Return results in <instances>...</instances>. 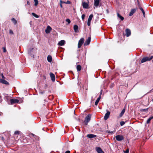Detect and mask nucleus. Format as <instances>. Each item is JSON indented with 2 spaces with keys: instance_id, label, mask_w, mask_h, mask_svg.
Wrapping results in <instances>:
<instances>
[{
  "instance_id": "obj_1",
  "label": "nucleus",
  "mask_w": 153,
  "mask_h": 153,
  "mask_svg": "<svg viewBox=\"0 0 153 153\" xmlns=\"http://www.w3.org/2000/svg\"><path fill=\"white\" fill-rule=\"evenodd\" d=\"M153 58V56H151L150 57H143L141 60V63L145 62L147 61H149L151 60Z\"/></svg>"
},
{
  "instance_id": "obj_2",
  "label": "nucleus",
  "mask_w": 153,
  "mask_h": 153,
  "mask_svg": "<svg viewBox=\"0 0 153 153\" xmlns=\"http://www.w3.org/2000/svg\"><path fill=\"white\" fill-rule=\"evenodd\" d=\"M91 114H89L85 117L84 122L86 125H87L88 123L91 120Z\"/></svg>"
},
{
  "instance_id": "obj_3",
  "label": "nucleus",
  "mask_w": 153,
  "mask_h": 153,
  "mask_svg": "<svg viewBox=\"0 0 153 153\" xmlns=\"http://www.w3.org/2000/svg\"><path fill=\"white\" fill-rule=\"evenodd\" d=\"M84 41V39L83 38H81L79 41L78 47V48H80L82 44L83 43Z\"/></svg>"
},
{
  "instance_id": "obj_4",
  "label": "nucleus",
  "mask_w": 153,
  "mask_h": 153,
  "mask_svg": "<svg viewBox=\"0 0 153 153\" xmlns=\"http://www.w3.org/2000/svg\"><path fill=\"white\" fill-rule=\"evenodd\" d=\"M116 140L119 141H120L124 139V137L122 135H117L116 137Z\"/></svg>"
},
{
  "instance_id": "obj_5",
  "label": "nucleus",
  "mask_w": 153,
  "mask_h": 153,
  "mask_svg": "<svg viewBox=\"0 0 153 153\" xmlns=\"http://www.w3.org/2000/svg\"><path fill=\"white\" fill-rule=\"evenodd\" d=\"M110 114V112L109 111L107 110V113L105 114L104 117V119L105 120H106L109 117Z\"/></svg>"
},
{
  "instance_id": "obj_6",
  "label": "nucleus",
  "mask_w": 153,
  "mask_h": 153,
  "mask_svg": "<svg viewBox=\"0 0 153 153\" xmlns=\"http://www.w3.org/2000/svg\"><path fill=\"white\" fill-rule=\"evenodd\" d=\"M91 37H88V39L86 40L85 42L84 43V45L85 46H86L88 45L91 42Z\"/></svg>"
},
{
  "instance_id": "obj_7",
  "label": "nucleus",
  "mask_w": 153,
  "mask_h": 153,
  "mask_svg": "<svg viewBox=\"0 0 153 153\" xmlns=\"http://www.w3.org/2000/svg\"><path fill=\"white\" fill-rule=\"evenodd\" d=\"M10 102L11 105H13L14 103H18L19 102V101L17 99H11L10 100Z\"/></svg>"
},
{
  "instance_id": "obj_8",
  "label": "nucleus",
  "mask_w": 153,
  "mask_h": 153,
  "mask_svg": "<svg viewBox=\"0 0 153 153\" xmlns=\"http://www.w3.org/2000/svg\"><path fill=\"white\" fill-rule=\"evenodd\" d=\"M125 32L126 33L125 35L127 37H128L131 35V31L129 29H126L125 30Z\"/></svg>"
},
{
  "instance_id": "obj_9",
  "label": "nucleus",
  "mask_w": 153,
  "mask_h": 153,
  "mask_svg": "<svg viewBox=\"0 0 153 153\" xmlns=\"http://www.w3.org/2000/svg\"><path fill=\"white\" fill-rule=\"evenodd\" d=\"M50 76L51 80L53 82H54L55 80V76L54 74L52 73L51 72L50 73Z\"/></svg>"
},
{
  "instance_id": "obj_10",
  "label": "nucleus",
  "mask_w": 153,
  "mask_h": 153,
  "mask_svg": "<svg viewBox=\"0 0 153 153\" xmlns=\"http://www.w3.org/2000/svg\"><path fill=\"white\" fill-rule=\"evenodd\" d=\"M102 90H101V93L100 94L99 97L97 98V99L96 100V101L95 102V105H97L100 100V99H101V95L102 94Z\"/></svg>"
},
{
  "instance_id": "obj_11",
  "label": "nucleus",
  "mask_w": 153,
  "mask_h": 153,
  "mask_svg": "<svg viewBox=\"0 0 153 153\" xmlns=\"http://www.w3.org/2000/svg\"><path fill=\"white\" fill-rule=\"evenodd\" d=\"M96 150L98 153H104L101 148L100 147H96Z\"/></svg>"
},
{
  "instance_id": "obj_12",
  "label": "nucleus",
  "mask_w": 153,
  "mask_h": 153,
  "mask_svg": "<svg viewBox=\"0 0 153 153\" xmlns=\"http://www.w3.org/2000/svg\"><path fill=\"white\" fill-rule=\"evenodd\" d=\"M51 29V27L49 26H48L47 29L45 30V32L46 33H48L50 32Z\"/></svg>"
},
{
  "instance_id": "obj_13",
  "label": "nucleus",
  "mask_w": 153,
  "mask_h": 153,
  "mask_svg": "<svg viewBox=\"0 0 153 153\" xmlns=\"http://www.w3.org/2000/svg\"><path fill=\"white\" fill-rule=\"evenodd\" d=\"M137 9H132L129 14V16H132L133 14L135 13V12L136 11V10Z\"/></svg>"
},
{
  "instance_id": "obj_14",
  "label": "nucleus",
  "mask_w": 153,
  "mask_h": 153,
  "mask_svg": "<svg viewBox=\"0 0 153 153\" xmlns=\"http://www.w3.org/2000/svg\"><path fill=\"white\" fill-rule=\"evenodd\" d=\"M0 82L4 84L5 85H8L9 83L4 79H0Z\"/></svg>"
},
{
  "instance_id": "obj_15",
  "label": "nucleus",
  "mask_w": 153,
  "mask_h": 153,
  "mask_svg": "<svg viewBox=\"0 0 153 153\" xmlns=\"http://www.w3.org/2000/svg\"><path fill=\"white\" fill-rule=\"evenodd\" d=\"M94 5L96 7L99 5L100 0H94Z\"/></svg>"
},
{
  "instance_id": "obj_16",
  "label": "nucleus",
  "mask_w": 153,
  "mask_h": 153,
  "mask_svg": "<svg viewBox=\"0 0 153 153\" xmlns=\"http://www.w3.org/2000/svg\"><path fill=\"white\" fill-rule=\"evenodd\" d=\"M82 6L83 8L87 9L88 8V4L87 3L84 2L82 3Z\"/></svg>"
},
{
  "instance_id": "obj_17",
  "label": "nucleus",
  "mask_w": 153,
  "mask_h": 153,
  "mask_svg": "<svg viewBox=\"0 0 153 153\" xmlns=\"http://www.w3.org/2000/svg\"><path fill=\"white\" fill-rule=\"evenodd\" d=\"M65 42L64 40H62L58 42V45L59 46H63L65 44Z\"/></svg>"
},
{
  "instance_id": "obj_18",
  "label": "nucleus",
  "mask_w": 153,
  "mask_h": 153,
  "mask_svg": "<svg viewBox=\"0 0 153 153\" xmlns=\"http://www.w3.org/2000/svg\"><path fill=\"white\" fill-rule=\"evenodd\" d=\"M87 137L89 138H92L96 137V135L93 134H88L87 135Z\"/></svg>"
},
{
  "instance_id": "obj_19",
  "label": "nucleus",
  "mask_w": 153,
  "mask_h": 153,
  "mask_svg": "<svg viewBox=\"0 0 153 153\" xmlns=\"http://www.w3.org/2000/svg\"><path fill=\"white\" fill-rule=\"evenodd\" d=\"M74 32L75 33H77L78 31V27L76 25H74Z\"/></svg>"
},
{
  "instance_id": "obj_20",
  "label": "nucleus",
  "mask_w": 153,
  "mask_h": 153,
  "mask_svg": "<svg viewBox=\"0 0 153 153\" xmlns=\"http://www.w3.org/2000/svg\"><path fill=\"white\" fill-rule=\"evenodd\" d=\"M48 61L49 62H51L52 61V58L51 56L48 55L47 58Z\"/></svg>"
},
{
  "instance_id": "obj_21",
  "label": "nucleus",
  "mask_w": 153,
  "mask_h": 153,
  "mask_svg": "<svg viewBox=\"0 0 153 153\" xmlns=\"http://www.w3.org/2000/svg\"><path fill=\"white\" fill-rule=\"evenodd\" d=\"M117 17H118L119 18H120V19L122 21H123V19H124V18L121 15H120L119 13H117Z\"/></svg>"
},
{
  "instance_id": "obj_22",
  "label": "nucleus",
  "mask_w": 153,
  "mask_h": 153,
  "mask_svg": "<svg viewBox=\"0 0 153 153\" xmlns=\"http://www.w3.org/2000/svg\"><path fill=\"white\" fill-rule=\"evenodd\" d=\"M76 69L78 71H80L81 69V66L79 65H77L76 67Z\"/></svg>"
},
{
  "instance_id": "obj_23",
  "label": "nucleus",
  "mask_w": 153,
  "mask_h": 153,
  "mask_svg": "<svg viewBox=\"0 0 153 153\" xmlns=\"http://www.w3.org/2000/svg\"><path fill=\"white\" fill-rule=\"evenodd\" d=\"M125 109H123L122 111H121L120 115V117H122L123 115L124 114V113H125Z\"/></svg>"
},
{
  "instance_id": "obj_24",
  "label": "nucleus",
  "mask_w": 153,
  "mask_h": 153,
  "mask_svg": "<svg viewBox=\"0 0 153 153\" xmlns=\"http://www.w3.org/2000/svg\"><path fill=\"white\" fill-rule=\"evenodd\" d=\"M93 17V15L92 14H91L89 16V18H88V20L89 21H91Z\"/></svg>"
},
{
  "instance_id": "obj_25",
  "label": "nucleus",
  "mask_w": 153,
  "mask_h": 153,
  "mask_svg": "<svg viewBox=\"0 0 153 153\" xmlns=\"http://www.w3.org/2000/svg\"><path fill=\"white\" fill-rule=\"evenodd\" d=\"M11 21L15 25H16L17 24V21L15 19L12 18L11 19Z\"/></svg>"
},
{
  "instance_id": "obj_26",
  "label": "nucleus",
  "mask_w": 153,
  "mask_h": 153,
  "mask_svg": "<svg viewBox=\"0 0 153 153\" xmlns=\"http://www.w3.org/2000/svg\"><path fill=\"white\" fill-rule=\"evenodd\" d=\"M32 14L33 16L36 18H38L39 17V16L38 15H36V14L33 13H32Z\"/></svg>"
},
{
  "instance_id": "obj_27",
  "label": "nucleus",
  "mask_w": 153,
  "mask_h": 153,
  "mask_svg": "<svg viewBox=\"0 0 153 153\" xmlns=\"http://www.w3.org/2000/svg\"><path fill=\"white\" fill-rule=\"evenodd\" d=\"M115 132V131H108V133L109 134H113Z\"/></svg>"
},
{
  "instance_id": "obj_28",
  "label": "nucleus",
  "mask_w": 153,
  "mask_h": 153,
  "mask_svg": "<svg viewBox=\"0 0 153 153\" xmlns=\"http://www.w3.org/2000/svg\"><path fill=\"white\" fill-rule=\"evenodd\" d=\"M35 2L34 5L35 6H36L38 4V0H34Z\"/></svg>"
},
{
  "instance_id": "obj_29",
  "label": "nucleus",
  "mask_w": 153,
  "mask_h": 153,
  "mask_svg": "<svg viewBox=\"0 0 153 153\" xmlns=\"http://www.w3.org/2000/svg\"><path fill=\"white\" fill-rule=\"evenodd\" d=\"M66 21L68 22V24H69L71 22V21L69 19H66Z\"/></svg>"
},
{
  "instance_id": "obj_30",
  "label": "nucleus",
  "mask_w": 153,
  "mask_h": 153,
  "mask_svg": "<svg viewBox=\"0 0 153 153\" xmlns=\"http://www.w3.org/2000/svg\"><path fill=\"white\" fill-rule=\"evenodd\" d=\"M151 120V119L150 117L146 121L147 123V124L149 123Z\"/></svg>"
},
{
  "instance_id": "obj_31",
  "label": "nucleus",
  "mask_w": 153,
  "mask_h": 153,
  "mask_svg": "<svg viewBox=\"0 0 153 153\" xmlns=\"http://www.w3.org/2000/svg\"><path fill=\"white\" fill-rule=\"evenodd\" d=\"M120 124L121 126H123L124 125L125 123L124 121H121L120 122Z\"/></svg>"
},
{
  "instance_id": "obj_32",
  "label": "nucleus",
  "mask_w": 153,
  "mask_h": 153,
  "mask_svg": "<svg viewBox=\"0 0 153 153\" xmlns=\"http://www.w3.org/2000/svg\"><path fill=\"white\" fill-rule=\"evenodd\" d=\"M9 33L11 34H13V31L11 30H9Z\"/></svg>"
},
{
  "instance_id": "obj_33",
  "label": "nucleus",
  "mask_w": 153,
  "mask_h": 153,
  "mask_svg": "<svg viewBox=\"0 0 153 153\" xmlns=\"http://www.w3.org/2000/svg\"><path fill=\"white\" fill-rule=\"evenodd\" d=\"M91 21H89L88 20L87 25H88V26H90V24H91Z\"/></svg>"
},
{
  "instance_id": "obj_34",
  "label": "nucleus",
  "mask_w": 153,
  "mask_h": 153,
  "mask_svg": "<svg viewBox=\"0 0 153 153\" xmlns=\"http://www.w3.org/2000/svg\"><path fill=\"white\" fill-rule=\"evenodd\" d=\"M65 4H71V2L69 1H67L66 2H65Z\"/></svg>"
},
{
  "instance_id": "obj_35",
  "label": "nucleus",
  "mask_w": 153,
  "mask_h": 153,
  "mask_svg": "<svg viewBox=\"0 0 153 153\" xmlns=\"http://www.w3.org/2000/svg\"><path fill=\"white\" fill-rule=\"evenodd\" d=\"M148 109V108H147L146 109H142L141 111H147Z\"/></svg>"
},
{
  "instance_id": "obj_36",
  "label": "nucleus",
  "mask_w": 153,
  "mask_h": 153,
  "mask_svg": "<svg viewBox=\"0 0 153 153\" xmlns=\"http://www.w3.org/2000/svg\"><path fill=\"white\" fill-rule=\"evenodd\" d=\"M19 133V131H15L14 134H18Z\"/></svg>"
},
{
  "instance_id": "obj_37",
  "label": "nucleus",
  "mask_w": 153,
  "mask_h": 153,
  "mask_svg": "<svg viewBox=\"0 0 153 153\" xmlns=\"http://www.w3.org/2000/svg\"><path fill=\"white\" fill-rule=\"evenodd\" d=\"M3 52H5L6 51V48L5 47L3 48Z\"/></svg>"
},
{
  "instance_id": "obj_38",
  "label": "nucleus",
  "mask_w": 153,
  "mask_h": 153,
  "mask_svg": "<svg viewBox=\"0 0 153 153\" xmlns=\"http://www.w3.org/2000/svg\"><path fill=\"white\" fill-rule=\"evenodd\" d=\"M85 15L83 14L82 15V19H83L85 18Z\"/></svg>"
},
{
  "instance_id": "obj_39",
  "label": "nucleus",
  "mask_w": 153,
  "mask_h": 153,
  "mask_svg": "<svg viewBox=\"0 0 153 153\" xmlns=\"http://www.w3.org/2000/svg\"><path fill=\"white\" fill-rule=\"evenodd\" d=\"M33 48H32V49H31L30 50H29V51H28L29 53H31V51H33Z\"/></svg>"
},
{
  "instance_id": "obj_40",
  "label": "nucleus",
  "mask_w": 153,
  "mask_h": 153,
  "mask_svg": "<svg viewBox=\"0 0 153 153\" xmlns=\"http://www.w3.org/2000/svg\"><path fill=\"white\" fill-rule=\"evenodd\" d=\"M65 2L62 1V0H60V3L62 4V3H65Z\"/></svg>"
},
{
  "instance_id": "obj_41",
  "label": "nucleus",
  "mask_w": 153,
  "mask_h": 153,
  "mask_svg": "<svg viewBox=\"0 0 153 153\" xmlns=\"http://www.w3.org/2000/svg\"><path fill=\"white\" fill-rule=\"evenodd\" d=\"M1 76L3 79H4L5 77L2 74H1Z\"/></svg>"
},
{
  "instance_id": "obj_42",
  "label": "nucleus",
  "mask_w": 153,
  "mask_h": 153,
  "mask_svg": "<svg viewBox=\"0 0 153 153\" xmlns=\"http://www.w3.org/2000/svg\"><path fill=\"white\" fill-rule=\"evenodd\" d=\"M139 9L141 10L142 12L143 11H144L143 8L141 7H140Z\"/></svg>"
},
{
  "instance_id": "obj_43",
  "label": "nucleus",
  "mask_w": 153,
  "mask_h": 153,
  "mask_svg": "<svg viewBox=\"0 0 153 153\" xmlns=\"http://www.w3.org/2000/svg\"><path fill=\"white\" fill-rule=\"evenodd\" d=\"M138 2V4H137V5H138V7H139V8H140V7H141L140 6V5L139 2V1H137Z\"/></svg>"
},
{
  "instance_id": "obj_44",
  "label": "nucleus",
  "mask_w": 153,
  "mask_h": 153,
  "mask_svg": "<svg viewBox=\"0 0 153 153\" xmlns=\"http://www.w3.org/2000/svg\"><path fill=\"white\" fill-rule=\"evenodd\" d=\"M125 152L126 153H128L129 152V150L128 149H127L126 151Z\"/></svg>"
},
{
  "instance_id": "obj_45",
  "label": "nucleus",
  "mask_w": 153,
  "mask_h": 153,
  "mask_svg": "<svg viewBox=\"0 0 153 153\" xmlns=\"http://www.w3.org/2000/svg\"><path fill=\"white\" fill-rule=\"evenodd\" d=\"M142 12L143 13V15L145 17V13L144 11H143V12Z\"/></svg>"
},
{
  "instance_id": "obj_46",
  "label": "nucleus",
  "mask_w": 153,
  "mask_h": 153,
  "mask_svg": "<svg viewBox=\"0 0 153 153\" xmlns=\"http://www.w3.org/2000/svg\"><path fill=\"white\" fill-rule=\"evenodd\" d=\"M70 153V152L69 151H66L65 152V153Z\"/></svg>"
},
{
  "instance_id": "obj_47",
  "label": "nucleus",
  "mask_w": 153,
  "mask_h": 153,
  "mask_svg": "<svg viewBox=\"0 0 153 153\" xmlns=\"http://www.w3.org/2000/svg\"><path fill=\"white\" fill-rule=\"evenodd\" d=\"M27 4L28 5H30V3L28 1H27Z\"/></svg>"
},
{
  "instance_id": "obj_48",
  "label": "nucleus",
  "mask_w": 153,
  "mask_h": 153,
  "mask_svg": "<svg viewBox=\"0 0 153 153\" xmlns=\"http://www.w3.org/2000/svg\"><path fill=\"white\" fill-rule=\"evenodd\" d=\"M44 91H42V92H40L39 93L40 94H43L44 93Z\"/></svg>"
},
{
  "instance_id": "obj_49",
  "label": "nucleus",
  "mask_w": 153,
  "mask_h": 153,
  "mask_svg": "<svg viewBox=\"0 0 153 153\" xmlns=\"http://www.w3.org/2000/svg\"><path fill=\"white\" fill-rule=\"evenodd\" d=\"M60 7H61V8H62V4H61V3H60Z\"/></svg>"
},
{
  "instance_id": "obj_50",
  "label": "nucleus",
  "mask_w": 153,
  "mask_h": 153,
  "mask_svg": "<svg viewBox=\"0 0 153 153\" xmlns=\"http://www.w3.org/2000/svg\"><path fill=\"white\" fill-rule=\"evenodd\" d=\"M150 118H151V120H152V119H153V116H152V117H150Z\"/></svg>"
},
{
  "instance_id": "obj_51",
  "label": "nucleus",
  "mask_w": 153,
  "mask_h": 153,
  "mask_svg": "<svg viewBox=\"0 0 153 153\" xmlns=\"http://www.w3.org/2000/svg\"><path fill=\"white\" fill-rule=\"evenodd\" d=\"M152 101L153 102V99H152Z\"/></svg>"
},
{
  "instance_id": "obj_52",
  "label": "nucleus",
  "mask_w": 153,
  "mask_h": 153,
  "mask_svg": "<svg viewBox=\"0 0 153 153\" xmlns=\"http://www.w3.org/2000/svg\"><path fill=\"white\" fill-rule=\"evenodd\" d=\"M32 135H33V136H34V134H32Z\"/></svg>"
},
{
  "instance_id": "obj_53",
  "label": "nucleus",
  "mask_w": 153,
  "mask_h": 153,
  "mask_svg": "<svg viewBox=\"0 0 153 153\" xmlns=\"http://www.w3.org/2000/svg\"><path fill=\"white\" fill-rule=\"evenodd\" d=\"M152 62H153V60H152Z\"/></svg>"
}]
</instances>
